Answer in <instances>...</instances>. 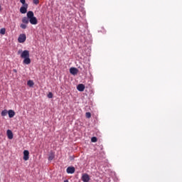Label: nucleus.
Returning a JSON list of instances; mask_svg holds the SVG:
<instances>
[{
    "label": "nucleus",
    "mask_w": 182,
    "mask_h": 182,
    "mask_svg": "<svg viewBox=\"0 0 182 182\" xmlns=\"http://www.w3.org/2000/svg\"><path fill=\"white\" fill-rule=\"evenodd\" d=\"M55 159V154H53L52 151L50 153L49 156H48V161H52Z\"/></svg>",
    "instance_id": "ddd939ff"
},
{
    "label": "nucleus",
    "mask_w": 182,
    "mask_h": 182,
    "mask_svg": "<svg viewBox=\"0 0 182 182\" xmlns=\"http://www.w3.org/2000/svg\"><path fill=\"white\" fill-rule=\"evenodd\" d=\"M5 32H6V29L5 28L0 29L1 35H5Z\"/></svg>",
    "instance_id": "dca6fc26"
},
{
    "label": "nucleus",
    "mask_w": 182,
    "mask_h": 182,
    "mask_svg": "<svg viewBox=\"0 0 182 182\" xmlns=\"http://www.w3.org/2000/svg\"><path fill=\"white\" fill-rule=\"evenodd\" d=\"M18 41L19 43H23V42H25V41H26V34H25V33L20 34L18 38Z\"/></svg>",
    "instance_id": "f03ea898"
},
{
    "label": "nucleus",
    "mask_w": 182,
    "mask_h": 182,
    "mask_svg": "<svg viewBox=\"0 0 182 182\" xmlns=\"http://www.w3.org/2000/svg\"><path fill=\"white\" fill-rule=\"evenodd\" d=\"M33 4H34V5H38L39 4V0H33Z\"/></svg>",
    "instance_id": "5701e85b"
},
{
    "label": "nucleus",
    "mask_w": 182,
    "mask_h": 182,
    "mask_svg": "<svg viewBox=\"0 0 182 182\" xmlns=\"http://www.w3.org/2000/svg\"><path fill=\"white\" fill-rule=\"evenodd\" d=\"M6 114H8V110L4 109L1 112V116L5 117Z\"/></svg>",
    "instance_id": "f3484780"
},
{
    "label": "nucleus",
    "mask_w": 182,
    "mask_h": 182,
    "mask_svg": "<svg viewBox=\"0 0 182 182\" xmlns=\"http://www.w3.org/2000/svg\"><path fill=\"white\" fill-rule=\"evenodd\" d=\"M64 182H69L68 179L65 180Z\"/></svg>",
    "instance_id": "a878e982"
},
{
    "label": "nucleus",
    "mask_w": 182,
    "mask_h": 182,
    "mask_svg": "<svg viewBox=\"0 0 182 182\" xmlns=\"http://www.w3.org/2000/svg\"><path fill=\"white\" fill-rule=\"evenodd\" d=\"M23 160L25 161H28V160H29V151L28 150L23 151Z\"/></svg>",
    "instance_id": "423d86ee"
},
{
    "label": "nucleus",
    "mask_w": 182,
    "mask_h": 182,
    "mask_svg": "<svg viewBox=\"0 0 182 182\" xmlns=\"http://www.w3.org/2000/svg\"><path fill=\"white\" fill-rule=\"evenodd\" d=\"M75 168L73 166H68L66 169L68 174H73L75 173Z\"/></svg>",
    "instance_id": "1a4fd4ad"
},
{
    "label": "nucleus",
    "mask_w": 182,
    "mask_h": 182,
    "mask_svg": "<svg viewBox=\"0 0 182 182\" xmlns=\"http://www.w3.org/2000/svg\"><path fill=\"white\" fill-rule=\"evenodd\" d=\"M77 90H78V92H83L85 90V85L79 84L77 86Z\"/></svg>",
    "instance_id": "9d476101"
},
{
    "label": "nucleus",
    "mask_w": 182,
    "mask_h": 182,
    "mask_svg": "<svg viewBox=\"0 0 182 182\" xmlns=\"http://www.w3.org/2000/svg\"><path fill=\"white\" fill-rule=\"evenodd\" d=\"M47 97H48V99H52V97H53V93L49 92Z\"/></svg>",
    "instance_id": "412c9836"
},
{
    "label": "nucleus",
    "mask_w": 182,
    "mask_h": 182,
    "mask_svg": "<svg viewBox=\"0 0 182 182\" xmlns=\"http://www.w3.org/2000/svg\"><path fill=\"white\" fill-rule=\"evenodd\" d=\"M29 22L31 23V25H38V18H36V17L34 16L29 19Z\"/></svg>",
    "instance_id": "6e6552de"
},
{
    "label": "nucleus",
    "mask_w": 182,
    "mask_h": 182,
    "mask_svg": "<svg viewBox=\"0 0 182 182\" xmlns=\"http://www.w3.org/2000/svg\"><path fill=\"white\" fill-rule=\"evenodd\" d=\"M21 14H26L28 12V4L22 5L20 8Z\"/></svg>",
    "instance_id": "20e7f679"
},
{
    "label": "nucleus",
    "mask_w": 182,
    "mask_h": 182,
    "mask_svg": "<svg viewBox=\"0 0 182 182\" xmlns=\"http://www.w3.org/2000/svg\"><path fill=\"white\" fill-rule=\"evenodd\" d=\"M91 141H92V143H96V141H97V137H96V136H92V137L91 138Z\"/></svg>",
    "instance_id": "6ab92c4d"
},
{
    "label": "nucleus",
    "mask_w": 182,
    "mask_h": 182,
    "mask_svg": "<svg viewBox=\"0 0 182 182\" xmlns=\"http://www.w3.org/2000/svg\"><path fill=\"white\" fill-rule=\"evenodd\" d=\"M20 28H21V29H26V28H28V26L23 23L20 25Z\"/></svg>",
    "instance_id": "a211bd4d"
},
{
    "label": "nucleus",
    "mask_w": 182,
    "mask_h": 182,
    "mask_svg": "<svg viewBox=\"0 0 182 182\" xmlns=\"http://www.w3.org/2000/svg\"><path fill=\"white\" fill-rule=\"evenodd\" d=\"M85 117H87V119H90L92 117V114L90 112H86Z\"/></svg>",
    "instance_id": "aec40b11"
},
{
    "label": "nucleus",
    "mask_w": 182,
    "mask_h": 182,
    "mask_svg": "<svg viewBox=\"0 0 182 182\" xmlns=\"http://www.w3.org/2000/svg\"><path fill=\"white\" fill-rule=\"evenodd\" d=\"M81 180L83 182H89L90 181V176H89V174L87 173H83L82 176Z\"/></svg>",
    "instance_id": "7ed1b4c3"
},
{
    "label": "nucleus",
    "mask_w": 182,
    "mask_h": 182,
    "mask_svg": "<svg viewBox=\"0 0 182 182\" xmlns=\"http://www.w3.org/2000/svg\"><path fill=\"white\" fill-rule=\"evenodd\" d=\"M69 159H70V161H73V160H75V156H70L69 157Z\"/></svg>",
    "instance_id": "b1692460"
},
{
    "label": "nucleus",
    "mask_w": 182,
    "mask_h": 182,
    "mask_svg": "<svg viewBox=\"0 0 182 182\" xmlns=\"http://www.w3.org/2000/svg\"><path fill=\"white\" fill-rule=\"evenodd\" d=\"M0 11H2V7L1 6V5H0Z\"/></svg>",
    "instance_id": "bb28decb"
},
{
    "label": "nucleus",
    "mask_w": 182,
    "mask_h": 182,
    "mask_svg": "<svg viewBox=\"0 0 182 182\" xmlns=\"http://www.w3.org/2000/svg\"><path fill=\"white\" fill-rule=\"evenodd\" d=\"M33 11H29L27 12V18L31 19V18L34 17Z\"/></svg>",
    "instance_id": "f8f14e48"
},
{
    "label": "nucleus",
    "mask_w": 182,
    "mask_h": 182,
    "mask_svg": "<svg viewBox=\"0 0 182 182\" xmlns=\"http://www.w3.org/2000/svg\"><path fill=\"white\" fill-rule=\"evenodd\" d=\"M21 21L24 23V24H26V25H28V23H29V19L28 18H27V17H23V18H22V20H21Z\"/></svg>",
    "instance_id": "4468645a"
},
{
    "label": "nucleus",
    "mask_w": 182,
    "mask_h": 182,
    "mask_svg": "<svg viewBox=\"0 0 182 182\" xmlns=\"http://www.w3.org/2000/svg\"><path fill=\"white\" fill-rule=\"evenodd\" d=\"M79 73V70L75 67H72L71 68H70V73L71 75H73L74 76L75 75H77V73Z\"/></svg>",
    "instance_id": "39448f33"
},
{
    "label": "nucleus",
    "mask_w": 182,
    "mask_h": 182,
    "mask_svg": "<svg viewBox=\"0 0 182 182\" xmlns=\"http://www.w3.org/2000/svg\"><path fill=\"white\" fill-rule=\"evenodd\" d=\"M27 85L30 87H33V85H35V82H33L32 80H29L28 81H27Z\"/></svg>",
    "instance_id": "2eb2a0df"
},
{
    "label": "nucleus",
    "mask_w": 182,
    "mask_h": 182,
    "mask_svg": "<svg viewBox=\"0 0 182 182\" xmlns=\"http://www.w3.org/2000/svg\"><path fill=\"white\" fill-rule=\"evenodd\" d=\"M8 114H9V117L10 119H12V117H14L15 116V111H14L12 109H9L8 111Z\"/></svg>",
    "instance_id": "9b49d317"
},
{
    "label": "nucleus",
    "mask_w": 182,
    "mask_h": 182,
    "mask_svg": "<svg viewBox=\"0 0 182 182\" xmlns=\"http://www.w3.org/2000/svg\"><path fill=\"white\" fill-rule=\"evenodd\" d=\"M18 55H21V59H23V65H31V58L29 54V50H18Z\"/></svg>",
    "instance_id": "f257e3e1"
},
{
    "label": "nucleus",
    "mask_w": 182,
    "mask_h": 182,
    "mask_svg": "<svg viewBox=\"0 0 182 182\" xmlns=\"http://www.w3.org/2000/svg\"><path fill=\"white\" fill-rule=\"evenodd\" d=\"M7 137L9 140H12L14 139V133L11 129H8L6 131Z\"/></svg>",
    "instance_id": "0eeeda50"
},
{
    "label": "nucleus",
    "mask_w": 182,
    "mask_h": 182,
    "mask_svg": "<svg viewBox=\"0 0 182 182\" xmlns=\"http://www.w3.org/2000/svg\"><path fill=\"white\" fill-rule=\"evenodd\" d=\"M20 2L22 5H28V4H26V0H20Z\"/></svg>",
    "instance_id": "4be33fe9"
},
{
    "label": "nucleus",
    "mask_w": 182,
    "mask_h": 182,
    "mask_svg": "<svg viewBox=\"0 0 182 182\" xmlns=\"http://www.w3.org/2000/svg\"><path fill=\"white\" fill-rule=\"evenodd\" d=\"M13 72H14V73H18V70H16V69H14V70H13Z\"/></svg>",
    "instance_id": "393cba45"
}]
</instances>
